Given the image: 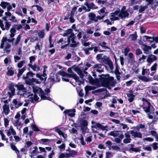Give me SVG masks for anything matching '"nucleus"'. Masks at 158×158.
<instances>
[{
    "mask_svg": "<svg viewBox=\"0 0 158 158\" xmlns=\"http://www.w3.org/2000/svg\"><path fill=\"white\" fill-rule=\"evenodd\" d=\"M38 34L40 38L42 39L44 38L45 36L44 30H42L38 32Z\"/></svg>",
    "mask_w": 158,
    "mask_h": 158,
    "instance_id": "nucleus-43",
    "label": "nucleus"
},
{
    "mask_svg": "<svg viewBox=\"0 0 158 158\" xmlns=\"http://www.w3.org/2000/svg\"><path fill=\"white\" fill-rule=\"evenodd\" d=\"M91 123L92 124L91 127L92 128H98L102 129L103 131H107V128H108V127L107 125L105 126H103L101 124L98 123L93 121H92L91 122Z\"/></svg>",
    "mask_w": 158,
    "mask_h": 158,
    "instance_id": "nucleus-9",
    "label": "nucleus"
},
{
    "mask_svg": "<svg viewBox=\"0 0 158 158\" xmlns=\"http://www.w3.org/2000/svg\"><path fill=\"white\" fill-rule=\"evenodd\" d=\"M139 44L141 46V48L143 51L144 53L146 54L150 53V51L151 50V47L150 46L144 44L141 41L139 42Z\"/></svg>",
    "mask_w": 158,
    "mask_h": 158,
    "instance_id": "nucleus-10",
    "label": "nucleus"
},
{
    "mask_svg": "<svg viewBox=\"0 0 158 158\" xmlns=\"http://www.w3.org/2000/svg\"><path fill=\"white\" fill-rule=\"evenodd\" d=\"M98 12L100 15L104 14L103 15H105V16L108 13L106 8L105 7L102 8L99 10L98 11Z\"/></svg>",
    "mask_w": 158,
    "mask_h": 158,
    "instance_id": "nucleus-38",
    "label": "nucleus"
},
{
    "mask_svg": "<svg viewBox=\"0 0 158 158\" xmlns=\"http://www.w3.org/2000/svg\"><path fill=\"white\" fill-rule=\"evenodd\" d=\"M152 37L151 36H149L146 35H144L143 36H142L140 38V40L139 41L138 43L140 41H141L142 42H146L148 41V39H150L152 38Z\"/></svg>",
    "mask_w": 158,
    "mask_h": 158,
    "instance_id": "nucleus-35",
    "label": "nucleus"
},
{
    "mask_svg": "<svg viewBox=\"0 0 158 158\" xmlns=\"http://www.w3.org/2000/svg\"><path fill=\"white\" fill-rule=\"evenodd\" d=\"M42 48V44L40 42H38L36 44V45L35 46V50H40Z\"/></svg>",
    "mask_w": 158,
    "mask_h": 158,
    "instance_id": "nucleus-51",
    "label": "nucleus"
},
{
    "mask_svg": "<svg viewBox=\"0 0 158 158\" xmlns=\"http://www.w3.org/2000/svg\"><path fill=\"white\" fill-rule=\"evenodd\" d=\"M138 37L137 32L135 31L133 34H130L129 36V38L132 41H135Z\"/></svg>",
    "mask_w": 158,
    "mask_h": 158,
    "instance_id": "nucleus-34",
    "label": "nucleus"
},
{
    "mask_svg": "<svg viewBox=\"0 0 158 158\" xmlns=\"http://www.w3.org/2000/svg\"><path fill=\"white\" fill-rule=\"evenodd\" d=\"M54 129L55 132L57 133L59 135L62 136L63 137L64 140L66 141L67 140V135L66 134L62 132L60 129L57 127H55Z\"/></svg>",
    "mask_w": 158,
    "mask_h": 158,
    "instance_id": "nucleus-19",
    "label": "nucleus"
},
{
    "mask_svg": "<svg viewBox=\"0 0 158 158\" xmlns=\"http://www.w3.org/2000/svg\"><path fill=\"white\" fill-rule=\"evenodd\" d=\"M2 108L3 109V112L5 115H8L10 111L9 106L6 104H5L3 106Z\"/></svg>",
    "mask_w": 158,
    "mask_h": 158,
    "instance_id": "nucleus-28",
    "label": "nucleus"
},
{
    "mask_svg": "<svg viewBox=\"0 0 158 158\" xmlns=\"http://www.w3.org/2000/svg\"><path fill=\"white\" fill-rule=\"evenodd\" d=\"M7 71L6 72V74L9 76H12L14 75V68L10 66L7 68Z\"/></svg>",
    "mask_w": 158,
    "mask_h": 158,
    "instance_id": "nucleus-29",
    "label": "nucleus"
},
{
    "mask_svg": "<svg viewBox=\"0 0 158 158\" xmlns=\"http://www.w3.org/2000/svg\"><path fill=\"white\" fill-rule=\"evenodd\" d=\"M65 147V143H62L60 146H58V148L60 149V151H63L64 150Z\"/></svg>",
    "mask_w": 158,
    "mask_h": 158,
    "instance_id": "nucleus-57",
    "label": "nucleus"
},
{
    "mask_svg": "<svg viewBox=\"0 0 158 158\" xmlns=\"http://www.w3.org/2000/svg\"><path fill=\"white\" fill-rule=\"evenodd\" d=\"M8 88L10 91L8 92L7 94L9 96L10 98H11L14 95L15 89L14 88V85L12 84L9 85Z\"/></svg>",
    "mask_w": 158,
    "mask_h": 158,
    "instance_id": "nucleus-16",
    "label": "nucleus"
},
{
    "mask_svg": "<svg viewBox=\"0 0 158 158\" xmlns=\"http://www.w3.org/2000/svg\"><path fill=\"white\" fill-rule=\"evenodd\" d=\"M13 27L15 28V29H16L17 30H19L22 27V26L21 24L14 25Z\"/></svg>",
    "mask_w": 158,
    "mask_h": 158,
    "instance_id": "nucleus-63",
    "label": "nucleus"
},
{
    "mask_svg": "<svg viewBox=\"0 0 158 158\" xmlns=\"http://www.w3.org/2000/svg\"><path fill=\"white\" fill-rule=\"evenodd\" d=\"M5 16H4L6 17V19H8V20L11 21L13 23H16L17 22V20L15 17L13 15H11V13L7 12L5 13Z\"/></svg>",
    "mask_w": 158,
    "mask_h": 158,
    "instance_id": "nucleus-14",
    "label": "nucleus"
},
{
    "mask_svg": "<svg viewBox=\"0 0 158 158\" xmlns=\"http://www.w3.org/2000/svg\"><path fill=\"white\" fill-rule=\"evenodd\" d=\"M129 61L130 62H131V63L132 69L135 73H137L139 71V69L138 68L139 66V64L137 62L133 60L131 61H130V60H129Z\"/></svg>",
    "mask_w": 158,
    "mask_h": 158,
    "instance_id": "nucleus-15",
    "label": "nucleus"
},
{
    "mask_svg": "<svg viewBox=\"0 0 158 158\" xmlns=\"http://www.w3.org/2000/svg\"><path fill=\"white\" fill-rule=\"evenodd\" d=\"M26 63L25 60L20 61L17 64V67L18 68H21Z\"/></svg>",
    "mask_w": 158,
    "mask_h": 158,
    "instance_id": "nucleus-47",
    "label": "nucleus"
},
{
    "mask_svg": "<svg viewBox=\"0 0 158 158\" xmlns=\"http://www.w3.org/2000/svg\"><path fill=\"white\" fill-rule=\"evenodd\" d=\"M145 1L148 2L146 5L147 6L150 5H152L154 4H155L154 5L155 7L158 5V2H157L156 0H145Z\"/></svg>",
    "mask_w": 158,
    "mask_h": 158,
    "instance_id": "nucleus-30",
    "label": "nucleus"
},
{
    "mask_svg": "<svg viewBox=\"0 0 158 158\" xmlns=\"http://www.w3.org/2000/svg\"><path fill=\"white\" fill-rule=\"evenodd\" d=\"M26 68L25 67H23L21 69H19L18 70V73L17 76L18 77H19L21 76L24 71L26 70Z\"/></svg>",
    "mask_w": 158,
    "mask_h": 158,
    "instance_id": "nucleus-45",
    "label": "nucleus"
},
{
    "mask_svg": "<svg viewBox=\"0 0 158 158\" xmlns=\"http://www.w3.org/2000/svg\"><path fill=\"white\" fill-rule=\"evenodd\" d=\"M15 87L17 88L18 90V94L20 95V96L22 95L23 97H27L29 98L28 96L32 94H30L29 93H27L26 92V89L22 84H18L16 85Z\"/></svg>",
    "mask_w": 158,
    "mask_h": 158,
    "instance_id": "nucleus-4",
    "label": "nucleus"
},
{
    "mask_svg": "<svg viewBox=\"0 0 158 158\" xmlns=\"http://www.w3.org/2000/svg\"><path fill=\"white\" fill-rule=\"evenodd\" d=\"M81 144L83 146H85L86 144L84 140V138L82 135H81L80 138H78Z\"/></svg>",
    "mask_w": 158,
    "mask_h": 158,
    "instance_id": "nucleus-40",
    "label": "nucleus"
},
{
    "mask_svg": "<svg viewBox=\"0 0 158 158\" xmlns=\"http://www.w3.org/2000/svg\"><path fill=\"white\" fill-rule=\"evenodd\" d=\"M5 131H6V134L8 136H10L11 135H16V132L12 126L10 127L8 130H6Z\"/></svg>",
    "mask_w": 158,
    "mask_h": 158,
    "instance_id": "nucleus-17",
    "label": "nucleus"
},
{
    "mask_svg": "<svg viewBox=\"0 0 158 158\" xmlns=\"http://www.w3.org/2000/svg\"><path fill=\"white\" fill-rule=\"evenodd\" d=\"M142 100L143 105V109L146 113H150L151 111L154 110V108L149 101L145 98H142Z\"/></svg>",
    "mask_w": 158,
    "mask_h": 158,
    "instance_id": "nucleus-2",
    "label": "nucleus"
},
{
    "mask_svg": "<svg viewBox=\"0 0 158 158\" xmlns=\"http://www.w3.org/2000/svg\"><path fill=\"white\" fill-rule=\"evenodd\" d=\"M68 71L69 73L68 74L69 77H72L74 78L76 81L79 82L78 85H80L81 81L79 80V78L73 72L72 69L69 68L68 69Z\"/></svg>",
    "mask_w": 158,
    "mask_h": 158,
    "instance_id": "nucleus-13",
    "label": "nucleus"
},
{
    "mask_svg": "<svg viewBox=\"0 0 158 158\" xmlns=\"http://www.w3.org/2000/svg\"><path fill=\"white\" fill-rule=\"evenodd\" d=\"M10 145V147L12 149L15 151L17 155H18L19 153V151L13 143H11Z\"/></svg>",
    "mask_w": 158,
    "mask_h": 158,
    "instance_id": "nucleus-44",
    "label": "nucleus"
},
{
    "mask_svg": "<svg viewBox=\"0 0 158 158\" xmlns=\"http://www.w3.org/2000/svg\"><path fill=\"white\" fill-rule=\"evenodd\" d=\"M151 134L154 136L156 139L157 141H158V134H157L156 132L155 131H151L150 132Z\"/></svg>",
    "mask_w": 158,
    "mask_h": 158,
    "instance_id": "nucleus-50",
    "label": "nucleus"
},
{
    "mask_svg": "<svg viewBox=\"0 0 158 158\" xmlns=\"http://www.w3.org/2000/svg\"><path fill=\"white\" fill-rule=\"evenodd\" d=\"M152 145L154 150H156L158 148V143H154L152 144Z\"/></svg>",
    "mask_w": 158,
    "mask_h": 158,
    "instance_id": "nucleus-64",
    "label": "nucleus"
},
{
    "mask_svg": "<svg viewBox=\"0 0 158 158\" xmlns=\"http://www.w3.org/2000/svg\"><path fill=\"white\" fill-rule=\"evenodd\" d=\"M87 79L89 82L93 85H96L97 83V81L96 80H94L91 76L88 77Z\"/></svg>",
    "mask_w": 158,
    "mask_h": 158,
    "instance_id": "nucleus-33",
    "label": "nucleus"
},
{
    "mask_svg": "<svg viewBox=\"0 0 158 158\" xmlns=\"http://www.w3.org/2000/svg\"><path fill=\"white\" fill-rule=\"evenodd\" d=\"M13 103L16 108H19L22 105L23 102L19 101L17 99H14L13 100Z\"/></svg>",
    "mask_w": 158,
    "mask_h": 158,
    "instance_id": "nucleus-25",
    "label": "nucleus"
},
{
    "mask_svg": "<svg viewBox=\"0 0 158 158\" xmlns=\"http://www.w3.org/2000/svg\"><path fill=\"white\" fill-rule=\"evenodd\" d=\"M77 8V6H74L70 12V16H73L74 15L76 10Z\"/></svg>",
    "mask_w": 158,
    "mask_h": 158,
    "instance_id": "nucleus-61",
    "label": "nucleus"
},
{
    "mask_svg": "<svg viewBox=\"0 0 158 158\" xmlns=\"http://www.w3.org/2000/svg\"><path fill=\"white\" fill-rule=\"evenodd\" d=\"M110 19L112 21L118 20L119 19L117 12L115 11L114 13H110Z\"/></svg>",
    "mask_w": 158,
    "mask_h": 158,
    "instance_id": "nucleus-24",
    "label": "nucleus"
},
{
    "mask_svg": "<svg viewBox=\"0 0 158 158\" xmlns=\"http://www.w3.org/2000/svg\"><path fill=\"white\" fill-rule=\"evenodd\" d=\"M104 67V65L101 64H95L93 66V68L96 69V71L99 73L103 71Z\"/></svg>",
    "mask_w": 158,
    "mask_h": 158,
    "instance_id": "nucleus-22",
    "label": "nucleus"
},
{
    "mask_svg": "<svg viewBox=\"0 0 158 158\" xmlns=\"http://www.w3.org/2000/svg\"><path fill=\"white\" fill-rule=\"evenodd\" d=\"M92 136H89L85 139V140L87 144L91 142L92 141Z\"/></svg>",
    "mask_w": 158,
    "mask_h": 158,
    "instance_id": "nucleus-60",
    "label": "nucleus"
},
{
    "mask_svg": "<svg viewBox=\"0 0 158 158\" xmlns=\"http://www.w3.org/2000/svg\"><path fill=\"white\" fill-rule=\"evenodd\" d=\"M10 34L11 38L13 37L15 35L16 32V30L14 27H12L11 28L10 31Z\"/></svg>",
    "mask_w": 158,
    "mask_h": 158,
    "instance_id": "nucleus-41",
    "label": "nucleus"
},
{
    "mask_svg": "<svg viewBox=\"0 0 158 158\" xmlns=\"http://www.w3.org/2000/svg\"><path fill=\"white\" fill-rule=\"evenodd\" d=\"M75 111V109L66 110L64 111V113L65 114H67L69 117H73L74 116Z\"/></svg>",
    "mask_w": 158,
    "mask_h": 158,
    "instance_id": "nucleus-23",
    "label": "nucleus"
},
{
    "mask_svg": "<svg viewBox=\"0 0 158 158\" xmlns=\"http://www.w3.org/2000/svg\"><path fill=\"white\" fill-rule=\"evenodd\" d=\"M31 127L32 129L35 131H40V129L35 124H32Z\"/></svg>",
    "mask_w": 158,
    "mask_h": 158,
    "instance_id": "nucleus-62",
    "label": "nucleus"
},
{
    "mask_svg": "<svg viewBox=\"0 0 158 158\" xmlns=\"http://www.w3.org/2000/svg\"><path fill=\"white\" fill-rule=\"evenodd\" d=\"M8 4V3L6 2H1L0 5L3 8H5Z\"/></svg>",
    "mask_w": 158,
    "mask_h": 158,
    "instance_id": "nucleus-59",
    "label": "nucleus"
},
{
    "mask_svg": "<svg viewBox=\"0 0 158 158\" xmlns=\"http://www.w3.org/2000/svg\"><path fill=\"white\" fill-rule=\"evenodd\" d=\"M140 151V149L138 148H134L133 147H131L129 149V151L131 152V151H133L135 152H139Z\"/></svg>",
    "mask_w": 158,
    "mask_h": 158,
    "instance_id": "nucleus-55",
    "label": "nucleus"
},
{
    "mask_svg": "<svg viewBox=\"0 0 158 158\" xmlns=\"http://www.w3.org/2000/svg\"><path fill=\"white\" fill-rule=\"evenodd\" d=\"M157 60V57L154 55H149L147 60V62L149 64H151L154 61H156Z\"/></svg>",
    "mask_w": 158,
    "mask_h": 158,
    "instance_id": "nucleus-18",
    "label": "nucleus"
},
{
    "mask_svg": "<svg viewBox=\"0 0 158 158\" xmlns=\"http://www.w3.org/2000/svg\"><path fill=\"white\" fill-rule=\"evenodd\" d=\"M106 44L107 43L104 42H101L99 43L98 44L99 46H101L102 48H105L108 49H109L110 48L106 46Z\"/></svg>",
    "mask_w": 158,
    "mask_h": 158,
    "instance_id": "nucleus-49",
    "label": "nucleus"
},
{
    "mask_svg": "<svg viewBox=\"0 0 158 158\" xmlns=\"http://www.w3.org/2000/svg\"><path fill=\"white\" fill-rule=\"evenodd\" d=\"M33 149H34L33 150L31 151L30 153L31 154L30 156L31 157H32L34 156V154L35 153L36 151L38 150V148L37 146H35L34 147Z\"/></svg>",
    "mask_w": 158,
    "mask_h": 158,
    "instance_id": "nucleus-53",
    "label": "nucleus"
},
{
    "mask_svg": "<svg viewBox=\"0 0 158 158\" xmlns=\"http://www.w3.org/2000/svg\"><path fill=\"white\" fill-rule=\"evenodd\" d=\"M120 131H111L109 134L108 135L113 136L114 137L119 136L120 135L119 133Z\"/></svg>",
    "mask_w": 158,
    "mask_h": 158,
    "instance_id": "nucleus-37",
    "label": "nucleus"
},
{
    "mask_svg": "<svg viewBox=\"0 0 158 158\" xmlns=\"http://www.w3.org/2000/svg\"><path fill=\"white\" fill-rule=\"evenodd\" d=\"M19 119H16L14 123V126L16 127L17 128L21 125V123L19 122Z\"/></svg>",
    "mask_w": 158,
    "mask_h": 158,
    "instance_id": "nucleus-54",
    "label": "nucleus"
},
{
    "mask_svg": "<svg viewBox=\"0 0 158 158\" xmlns=\"http://www.w3.org/2000/svg\"><path fill=\"white\" fill-rule=\"evenodd\" d=\"M105 17V15H103L102 16H96V15L93 13H90L88 14V17L89 18V20L87 23V24L91 23V22H97L98 20H101L103 19Z\"/></svg>",
    "mask_w": 158,
    "mask_h": 158,
    "instance_id": "nucleus-3",
    "label": "nucleus"
},
{
    "mask_svg": "<svg viewBox=\"0 0 158 158\" xmlns=\"http://www.w3.org/2000/svg\"><path fill=\"white\" fill-rule=\"evenodd\" d=\"M33 91L34 95L31 94L28 96L29 98L31 99L32 101L34 100L35 101H40V98L37 95L38 94L39 96L43 100H47L49 101H51V98L48 96H46L47 94H48L50 92L49 89H45V91L46 93H44L43 91H42L41 89L39 87H34L32 86Z\"/></svg>",
    "mask_w": 158,
    "mask_h": 158,
    "instance_id": "nucleus-1",
    "label": "nucleus"
},
{
    "mask_svg": "<svg viewBox=\"0 0 158 158\" xmlns=\"http://www.w3.org/2000/svg\"><path fill=\"white\" fill-rule=\"evenodd\" d=\"M61 75L63 77H62L63 81H69L68 77H69L68 74L64 72H62L61 73Z\"/></svg>",
    "mask_w": 158,
    "mask_h": 158,
    "instance_id": "nucleus-32",
    "label": "nucleus"
},
{
    "mask_svg": "<svg viewBox=\"0 0 158 158\" xmlns=\"http://www.w3.org/2000/svg\"><path fill=\"white\" fill-rule=\"evenodd\" d=\"M35 74L31 72H28L26 75H24L23 76V78L26 80V83L28 84H31V81L32 79L30 78H31Z\"/></svg>",
    "mask_w": 158,
    "mask_h": 158,
    "instance_id": "nucleus-11",
    "label": "nucleus"
},
{
    "mask_svg": "<svg viewBox=\"0 0 158 158\" xmlns=\"http://www.w3.org/2000/svg\"><path fill=\"white\" fill-rule=\"evenodd\" d=\"M113 80L114 77L109 76L108 74L102 75L101 79V82L106 85L110 84V82Z\"/></svg>",
    "mask_w": 158,
    "mask_h": 158,
    "instance_id": "nucleus-7",
    "label": "nucleus"
},
{
    "mask_svg": "<svg viewBox=\"0 0 158 158\" xmlns=\"http://www.w3.org/2000/svg\"><path fill=\"white\" fill-rule=\"evenodd\" d=\"M30 60V63L31 64H32L33 62H34L36 59V57L35 56H30L29 58Z\"/></svg>",
    "mask_w": 158,
    "mask_h": 158,
    "instance_id": "nucleus-58",
    "label": "nucleus"
},
{
    "mask_svg": "<svg viewBox=\"0 0 158 158\" xmlns=\"http://www.w3.org/2000/svg\"><path fill=\"white\" fill-rule=\"evenodd\" d=\"M157 66V64L156 63L154 64L150 68L151 71L152 73L150 75L151 76H153L154 73H156Z\"/></svg>",
    "mask_w": 158,
    "mask_h": 158,
    "instance_id": "nucleus-27",
    "label": "nucleus"
},
{
    "mask_svg": "<svg viewBox=\"0 0 158 158\" xmlns=\"http://www.w3.org/2000/svg\"><path fill=\"white\" fill-rule=\"evenodd\" d=\"M130 133L132 136L135 138L137 137L141 138L142 137V134L140 132H138L132 130L130 131Z\"/></svg>",
    "mask_w": 158,
    "mask_h": 158,
    "instance_id": "nucleus-26",
    "label": "nucleus"
},
{
    "mask_svg": "<svg viewBox=\"0 0 158 158\" xmlns=\"http://www.w3.org/2000/svg\"><path fill=\"white\" fill-rule=\"evenodd\" d=\"M4 45H5V51L7 53H9L10 52V48L11 45L7 43L6 38H3L2 39L0 48H4Z\"/></svg>",
    "mask_w": 158,
    "mask_h": 158,
    "instance_id": "nucleus-8",
    "label": "nucleus"
},
{
    "mask_svg": "<svg viewBox=\"0 0 158 158\" xmlns=\"http://www.w3.org/2000/svg\"><path fill=\"white\" fill-rule=\"evenodd\" d=\"M21 38V35H19L17 37L15 41L12 43V45L14 47H15L16 46L20 41Z\"/></svg>",
    "mask_w": 158,
    "mask_h": 158,
    "instance_id": "nucleus-31",
    "label": "nucleus"
},
{
    "mask_svg": "<svg viewBox=\"0 0 158 158\" xmlns=\"http://www.w3.org/2000/svg\"><path fill=\"white\" fill-rule=\"evenodd\" d=\"M72 29H69L66 30L63 35L64 37H67V41L66 42H68L69 43H70L71 42L70 38H73V36L75 35L74 33L72 32Z\"/></svg>",
    "mask_w": 158,
    "mask_h": 158,
    "instance_id": "nucleus-12",
    "label": "nucleus"
},
{
    "mask_svg": "<svg viewBox=\"0 0 158 158\" xmlns=\"http://www.w3.org/2000/svg\"><path fill=\"white\" fill-rule=\"evenodd\" d=\"M139 78L144 82H147L151 80V78L148 77L140 76L139 77Z\"/></svg>",
    "mask_w": 158,
    "mask_h": 158,
    "instance_id": "nucleus-36",
    "label": "nucleus"
},
{
    "mask_svg": "<svg viewBox=\"0 0 158 158\" xmlns=\"http://www.w3.org/2000/svg\"><path fill=\"white\" fill-rule=\"evenodd\" d=\"M129 16V13L127 10H126V11L120 10V12L118 14V17L122 19H125L128 18Z\"/></svg>",
    "mask_w": 158,
    "mask_h": 158,
    "instance_id": "nucleus-20",
    "label": "nucleus"
},
{
    "mask_svg": "<svg viewBox=\"0 0 158 158\" xmlns=\"http://www.w3.org/2000/svg\"><path fill=\"white\" fill-rule=\"evenodd\" d=\"M131 93H127V95L128 97V100L130 102H131L133 101L135 96Z\"/></svg>",
    "mask_w": 158,
    "mask_h": 158,
    "instance_id": "nucleus-39",
    "label": "nucleus"
},
{
    "mask_svg": "<svg viewBox=\"0 0 158 158\" xmlns=\"http://www.w3.org/2000/svg\"><path fill=\"white\" fill-rule=\"evenodd\" d=\"M0 135L1 136L2 139V140L4 141L7 138H6V136L3 133V131L2 130H0Z\"/></svg>",
    "mask_w": 158,
    "mask_h": 158,
    "instance_id": "nucleus-56",
    "label": "nucleus"
},
{
    "mask_svg": "<svg viewBox=\"0 0 158 158\" xmlns=\"http://www.w3.org/2000/svg\"><path fill=\"white\" fill-rule=\"evenodd\" d=\"M74 38L75 35L73 36V38H70L71 41L72 43L71 45V46L72 47H74L79 44V43L78 42H76L74 40Z\"/></svg>",
    "mask_w": 158,
    "mask_h": 158,
    "instance_id": "nucleus-42",
    "label": "nucleus"
},
{
    "mask_svg": "<svg viewBox=\"0 0 158 158\" xmlns=\"http://www.w3.org/2000/svg\"><path fill=\"white\" fill-rule=\"evenodd\" d=\"M28 66L30 67L34 71L38 72L40 70V67L39 66L36 64H34L33 65L31 63L28 64Z\"/></svg>",
    "mask_w": 158,
    "mask_h": 158,
    "instance_id": "nucleus-21",
    "label": "nucleus"
},
{
    "mask_svg": "<svg viewBox=\"0 0 158 158\" xmlns=\"http://www.w3.org/2000/svg\"><path fill=\"white\" fill-rule=\"evenodd\" d=\"M2 19L4 20V22H3L0 20V27L2 30L4 31L5 30H8L11 26V23L9 22L6 17H3Z\"/></svg>",
    "mask_w": 158,
    "mask_h": 158,
    "instance_id": "nucleus-5",
    "label": "nucleus"
},
{
    "mask_svg": "<svg viewBox=\"0 0 158 158\" xmlns=\"http://www.w3.org/2000/svg\"><path fill=\"white\" fill-rule=\"evenodd\" d=\"M3 120L4 126L5 128H7L9 126L10 121L8 118H4Z\"/></svg>",
    "mask_w": 158,
    "mask_h": 158,
    "instance_id": "nucleus-48",
    "label": "nucleus"
},
{
    "mask_svg": "<svg viewBox=\"0 0 158 158\" xmlns=\"http://www.w3.org/2000/svg\"><path fill=\"white\" fill-rule=\"evenodd\" d=\"M77 152L74 150L69 151V152L61 153L59 156L58 158H69L73 157L77 154Z\"/></svg>",
    "mask_w": 158,
    "mask_h": 158,
    "instance_id": "nucleus-6",
    "label": "nucleus"
},
{
    "mask_svg": "<svg viewBox=\"0 0 158 158\" xmlns=\"http://www.w3.org/2000/svg\"><path fill=\"white\" fill-rule=\"evenodd\" d=\"M149 73V69H144V68H143L142 73V75H148Z\"/></svg>",
    "mask_w": 158,
    "mask_h": 158,
    "instance_id": "nucleus-46",
    "label": "nucleus"
},
{
    "mask_svg": "<svg viewBox=\"0 0 158 158\" xmlns=\"http://www.w3.org/2000/svg\"><path fill=\"white\" fill-rule=\"evenodd\" d=\"M147 7L148 6L146 5H145L144 6H140L139 9V13H142L147 8Z\"/></svg>",
    "mask_w": 158,
    "mask_h": 158,
    "instance_id": "nucleus-52",
    "label": "nucleus"
}]
</instances>
